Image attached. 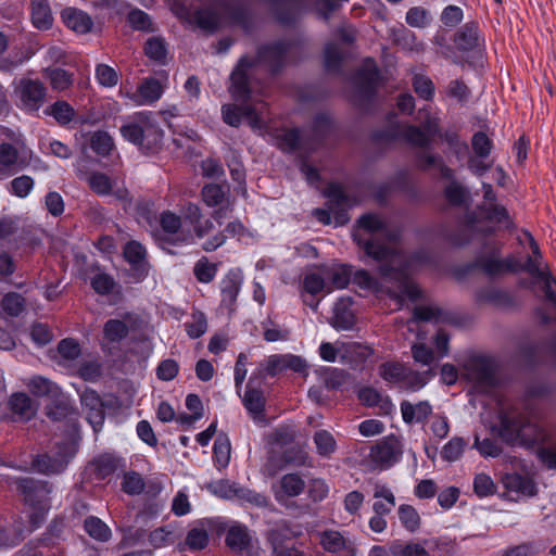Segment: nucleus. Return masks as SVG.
I'll return each instance as SVG.
<instances>
[{"mask_svg":"<svg viewBox=\"0 0 556 556\" xmlns=\"http://www.w3.org/2000/svg\"><path fill=\"white\" fill-rule=\"evenodd\" d=\"M397 233L387 228L383 218L378 214L367 213L362 215L353 231V238L366 254L380 262L379 273L386 282H396V288L387 287L388 294L402 302L404 298L416 301L420 296L417 285L406 274L408 265L404 263L403 256L395 249L381 243V238H388L390 242L397 240Z\"/></svg>","mask_w":556,"mask_h":556,"instance_id":"obj_1","label":"nucleus"},{"mask_svg":"<svg viewBox=\"0 0 556 556\" xmlns=\"http://www.w3.org/2000/svg\"><path fill=\"white\" fill-rule=\"evenodd\" d=\"M253 66L247 58H241L236 68L232 71L230 80L231 86L229 92L233 100L240 104H224L222 106L223 119L232 127H238L241 119L245 118L253 129L262 128V114L265 103H250L251 89L248 80V72Z\"/></svg>","mask_w":556,"mask_h":556,"instance_id":"obj_2","label":"nucleus"},{"mask_svg":"<svg viewBox=\"0 0 556 556\" xmlns=\"http://www.w3.org/2000/svg\"><path fill=\"white\" fill-rule=\"evenodd\" d=\"M193 21L204 31L214 33L224 23L247 26L248 13L239 1L214 0L208 7L195 11Z\"/></svg>","mask_w":556,"mask_h":556,"instance_id":"obj_3","label":"nucleus"},{"mask_svg":"<svg viewBox=\"0 0 556 556\" xmlns=\"http://www.w3.org/2000/svg\"><path fill=\"white\" fill-rule=\"evenodd\" d=\"M123 137L146 153H155L162 147L163 131L148 115L140 114L134 122L121 127Z\"/></svg>","mask_w":556,"mask_h":556,"instance_id":"obj_4","label":"nucleus"},{"mask_svg":"<svg viewBox=\"0 0 556 556\" xmlns=\"http://www.w3.org/2000/svg\"><path fill=\"white\" fill-rule=\"evenodd\" d=\"M75 451L70 442L56 444V450L49 453L38 454L33 458L31 467L35 471L51 476L59 475L65 470Z\"/></svg>","mask_w":556,"mask_h":556,"instance_id":"obj_5","label":"nucleus"},{"mask_svg":"<svg viewBox=\"0 0 556 556\" xmlns=\"http://www.w3.org/2000/svg\"><path fill=\"white\" fill-rule=\"evenodd\" d=\"M160 225L162 231L155 235L160 248L174 253L170 247L181 245L190 240L188 232L181 231V219L178 215L166 211L161 214Z\"/></svg>","mask_w":556,"mask_h":556,"instance_id":"obj_6","label":"nucleus"},{"mask_svg":"<svg viewBox=\"0 0 556 556\" xmlns=\"http://www.w3.org/2000/svg\"><path fill=\"white\" fill-rule=\"evenodd\" d=\"M465 375L480 391H486L496 384L495 367L486 357H472L465 365Z\"/></svg>","mask_w":556,"mask_h":556,"instance_id":"obj_7","label":"nucleus"},{"mask_svg":"<svg viewBox=\"0 0 556 556\" xmlns=\"http://www.w3.org/2000/svg\"><path fill=\"white\" fill-rule=\"evenodd\" d=\"M211 491L226 500L238 498L248 502L257 507H265L268 504L267 497L261 493L240 486L236 482L229 480H219L210 485Z\"/></svg>","mask_w":556,"mask_h":556,"instance_id":"obj_8","label":"nucleus"},{"mask_svg":"<svg viewBox=\"0 0 556 556\" xmlns=\"http://www.w3.org/2000/svg\"><path fill=\"white\" fill-rule=\"evenodd\" d=\"M16 490L23 495L25 503L31 507L50 505L51 488L48 482L24 477L15 480Z\"/></svg>","mask_w":556,"mask_h":556,"instance_id":"obj_9","label":"nucleus"},{"mask_svg":"<svg viewBox=\"0 0 556 556\" xmlns=\"http://www.w3.org/2000/svg\"><path fill=\"white\" fill-rule=\"evenodd\" d=\"M438 132V127L435 124L432 125L431 122H428L426 130H421L419 127L413 125H403L397 126L390 130L389 138L390 139H403L407 143L413 147L419 148L421 150L427 149L433 138Z\"/></svg>","mask_w":556,"mask_h":556,"instance_id":"obj_10","label":"nucleus"},{"mask_svg":"<svg viewBox=\"0 0 556 556\" xmlns=\"http://www.w3.org/2000/svg\"><path fill=\"white\" fill-rule=\"evenodd\" d=\"M378 79L379 73L376 63L370 59L366 60L354 78L357 101H367L375 96Z\"/></svg>","mask_w":556,"mask_h":556,"instance_id":"obj_11","label":"nucleus"},{"mask_svg":"<svg viewBox=\"0 0 556 556\" xmlns=\"http://www.w3.org/2000/svg\"><path fill=\"white\" fill-rule=\"evenodd\" d=\"M323 549L334 556H356L355 543L337 530H324L318 533Z\"/></svg>","mask_w":556,"mask_h":556,"instance_id":"obj_12","label":"nucleus"},{"mask_svg":"<svg viewBox=\"0 0 556 556\" xmlns=\"http://www.w3.org/2000/svg\"><path fill=\"white\" fill-rule=\"evenodd\" d=\"M17 92L22 105L28 111H37L46 102L47 87L39 79H21Z\"/></svg>","mask_w":556,"mask_h":556,"instance_id":"obj_13","label":"nucleus"},{"mask_svg":"<svg viewBox=\"0 0 556 556\" xmlns=\"http://www.w3.org/2000/svg\"><path fill=\"white\" fill-rule=\"evenodd\" d=\"M288 48L289 46L286 42L279 41L261 48L256 59L245 56L250 62H253V66L248 72V80L250 81V76L254 73V68L263 63L274 73L279 71L283 64Z\"/></svg>","mask_w":556,"mask_h":556,"instance_id":"obj_14","label":"nucleus"},{"mask_svg":"<svg viewBox=\"0 0 556 556\" xmlns=\"http://www.w3.org/2000/svg\"><path fill=\"white\" fill-rule=\"evenodd\" d=\"M402 455V445L394 438H387L374 445L370 450V459L380 468H389L395 464Z\"/></svg>","mask_w":556,"mask_h":556,"instance_id":"obj_15","label":"nucleus"},{"mask_svg":"<svg viewBox=\"0 0 556 556\" xmlns=\"http://www.w3.org/2000/svg\"><path fill=\"white\" fill-rule=\"evenodd\" d=\"M477 266L490 277L502 276L506 273H517L522 270L521 264L515 256H507L506 258H498L495 254L493 256H480L477 258Z\"/></svg>","mask_w":556,"mask_h":556,"instance_id":"obj_16","label":"nucleus"},{"mask_svg":"<svg viewBox=\"0 0 556 556\" xmlns=\"http://www.w3.org/2000/svg\"><path fill=\"white\" fill-rule=\"evenodd\" d=\"M329 199L330 208L334 211V220L337 225H344L349 222L346 208L353 206L356 202L350 198L344 188L338 184H330L325 192Z\"/></svg>","mask_w":556,"mask_h":556,"instance_id":"obj_17","label":"nucleus"},{"mask_svg":"<svg viewBox=\"0 0 556 556\" xmlns=\"http://www.w3.org/2000/svg\"><path fill=\"white\" fill-rule=\"evenodd\" d=\"M80 402L84 410L87 415V420L92 426L94 432L101 431L104 419V404L100 395L91 390L86 389L80 395Z\"/></svg>","mask_w":556,"mask_h":556,"instance_id":"obj_18","label":"nucleus"},{"mask_svg":"<svg viewBox=\"0 0 556 556\" xmlns=\"http://www.w3.org/2000/svg\"><path fill=\"white\" fill-rule=\"evenodd\" d=\"M266 539L270 544L274 556H306L303 551L293 545H288L291 540V531L285 526H278L269 530Z\"/></svg>","mask_w":556,"mask_h":556,"instance_id":"obj_19","label":"nucleus"},{"mask_svg":"<svg viewBox=\"0 0 556 556\" xmlns=\"http://www.w3.org/2000/svg\"><path fill=\"white\" fill-rule=\"evenodd\" d=\"M225 543L232 553L238 555L250 553L253 547L250 531L245 526L242 525H235L228 529Z\"/></svg>","mask_w":556,"mask_h":556,"instance_id":"obj_20","label":"nucleus"},{"mask_svg":"<svg viewBox=\"0 0 556 556\" xmlns=\"http://www.w3.org/2000/svg\"><path fill=\"white\" fill-rule=\"evenodd\" d=\"M305 489L304 479L298 473H286L279 480V485L274 489L275 497L279 503H285L290 497L299 496Z\"/></svg>","mask_w":556,"mask_h":556,"instance_id":"obj_21","label":"nucleus"},{"mask_svg":"<svg viewBox=\"0 0 556 556\" xmlns=\"http://www.w3.org/2000/svg\"><path fill=\"white\" fill-rule=\"evenodd\" d=\"M245 235H250L248 229L243 226V224L240 220L236 219L233 222L228 223L223 231H219L218 233L214 235L212 238L206 240L203 243L202 249L206 252H211L222 247L226 242L228 237L238 238V240H240Z\"/></svg>","mask_w":556,"mask_h":556,"instance_id":"obj_22","label":"nucleus"},{"mask_svg":"<svg viewBox=\"0 0 556 556\" xmlns=\"http://www.w3.org/2000/svg\"><path fill=\"white\" fill-rule=\"evenodd\" d=\"M276 18L282 24L294 22L303 0H268Z\"/></svg>","mask_w":556,"mask_h":556,"instance_id":"obj_23","label":"nucleus"},{"mask_svg":"<svg viewBox=\"0 0 556 556\" xmlns=\"http://www.w3.org/2000/svg\"><path fill=\"white\" fill-rule=\"evenodd\" d=\"M278 146L281 150L292 152V151H311L313 150V144H309L305 132L302 134L298 129H289L285 130L278 138Z\"/></svg>","mask_w":556,"mask_h":556,"instance_id":"obj_24","label":"nucleus"},{"mask_svg":"<svg viewBox=\"0 0 556 556\" xmlns=\"http://www.w3.org/2000/svg\"><path fill=\"white\" fill-rule=\"evenodd\" d=\"M62 18L65 25L78 34H86L91 30L93 22L91 17L77 9L66 8L62 11Z\"/></svg>","mask_w":556,"mask_h":556,"instance_id":"obj_25","label":"nucleus"},{"mask_svg":"<svg viewBox=\"0 0 556 556\" xmlns=\"http://www.w3.org/2000/svg\"><path fill=\"white\" fill-rule=\"evenodd\" d=\"M372 354L374 350L368 345L357 342H343L340 344V357L346 364L363 363Z\"/></svg>","mask_w":556,"mask_h":556,"instance_id":"obj_26","label":"nucleus"},{"mask_svg":"<svg viewBox=\"0 0 556 556\" xmlns=\"http://www.w3.org/2000/svg\"><path fill=\"white\" fill-rule=\"evenodd\" d=\"M401 414L405 424L424 422L432 414V407L427 401L417 404L403 401L401 403Z\"/></svg>","mask_w":556,"mask_h":556,"instance_id":"obj_27","label":"nucleus"},{"mask_svg":"<svg viewBox=\"0 0 556 556\" xmlns=\"http://www.w3.org/2000/svg\"><path fill=\"white\" fill-rule=\"evenodd\" d=\"M331 129L332 121L330 116L324 113L316 115L311 129L305 131L309 144H313V150L331 132Z\"/></svg>","mask_w":556,"mask_h":556,"instance_id":"obj_28","label":"nucleus"},{"mask_svg":"<svg viewBox=\"0 0 556 556\" xmlns=\"http://www.w3.org/2000/svg\"><path fill=\"white\" fill-rule=\"evenodd\" d=\"M351 304L349 299H341L336 303L331 318V325L336 329L348 330L354 326L355 317Z\"/></svg>","mask_w":556,"mask_h":556,"instance_id":"obj_29","label":"nucleus"},{"mask_svg":"<svg viewBox=\"0 0 556 556\" xmlns=\"http://www.w3.org/2000/svg\"><path fill=\"white\" fill-rule=\"evenodd\" d=\"M27 388L33 395L48 400L58 397L62 391L55 382L42 376L30 378Z\"/></svg>","mask_w":556,"mask_h":556,"instance_id":"obj_30","label":"nucleus"},{"mask_svg":"<svg viewBox=\"0 0 556 556\" xmlns=\"http://www.w3.org/2000/svg\"><path fill=\"white\" fill-rule=\"evenodd\" d=\"M416 162L419 168L428 170L437 168L440 170L441 176L445 179L454 178V170L447 167L442 157L437 154H432L427 150H421L416 154Z\"/></svg>","mask_w":556,"mask_h":556,"instance_id":"obj_31","label":"nucleus"},{"mask_svg":"<svg viewBox=\"0 0 556 556\" xmlns=\"http://www.w3.org/2000/svg\"><path fill=\"white\" fill-rule=\"evenodd\" d=\"M454 42L460 51H472L480 47L478 27L475 23L465 24L454 37Z\"/></svg>","mask_w":556,"mask_h":556,"instance_id":"obj_32","label":"nucleus"},{"mask_svg":"<svg viewBox=\"0 0 556 556\" xmlns=\"http://www.w3.org/2000/svg\"><path fill=\"white\" fill-rule=\"evenodd\" d=\"M9 408L23 420H29L37 412L31 399L23 392L10 396Z\"/></svg>","mask_w":556,"mask_h":556,"instance_id":"obj_33","label":"nucleus"},{"mask_svg":"<svg viewBox=\"0 0 556 556\" xmlns=\"http://www.w3.org/2000/svg\"><path fill=\"white\" fill-rule=\"evenodd\" d=\"M49 401L50 403L46 406V415L50 419L54 421H61L74 414V409L68 399L63 394L62 391L58 397L51 399Z\"/></svg>","mask_w":556,"mask_h":556,"instance_id":"obj_34","label":"nucleus"},{"mask_svg":"<svg viewBox=\"0 0 556 556\" xmlns=\"http://www.w3.org/2000/svg\"><path fill=\"white\" fill-rule=\"evenodd\" d=\"M252 383L253 379L251 378L247 386L243 403L245 408L256 418L264 412L265 399L263 392L252 387Z\"/></svg>","mask_w":556,"mask_h":556,"instance_id":"obj_35","label":"nucleus"},{"mask_svg":"<svg viewBox=\"0 0 556 556\" xmlns=\"http://www.w3.org/2000/svg\"><path fill=\"white\" fill-rule=\"evenodd\" d=\"M228 193V186L218 184L205 185L201 191L203 202L210 207L223 204L226 201Z\"/></svg>","mask_w":556,"mask_h":556,"instance_id":"obj_36","label":"nucleus"},{"mask_svg":"<svg viewBox=\"0 0 556 556\" xmlns=\"http://www.w3.org/2000/svg\"><path fill=\"white\" fill-rule=\"evenodd\" d=\"M18 149L11 143L0 144V178L12 175L18 160Z\"/></svg>","mask_w":556,"mask_h":556,"instance_id":"obj_37","label":"nucleus"},{"mask_svg":"<svg viewBox=\"0 0 556 556\" xmlns=\"http://www.w3.org/2000/svg\"><path fill=\"white\" fill-rule=\"evenodd\" d=\"M31 20L40 29H48L52 25L53 17L47 0H33Z\"/></svg>","mask_w":556,"mask_h":556,"instance_id":"obj_38","label":"nucleus"},{"mask_svg":"<svg viewBox=\"0 0 556 556\" xmlns=\"http://www.w3.org/2000/svg\"><path fill=\"white\" fill-rule=\"evenodd\" d=\"M416 321L451 323V317L438 306H416L414 308V316L412 320H409V324Z\"/></svg>","mask_w":556,"mask_h":556,"instance_id":"obj_39","label":"nucleus"},{"mask_svg":"<svg viewBox=\"0 0 556 556\" xmlns=\"http://www.w3.org/2000/svg\"><path fill=\"white\" fill-rule=\"evenodd\" d=\"M46 77L49 79L50 86L52 89L58 91H64L68 89L73 85V74L68 73L67 71L60 68V67H53V68H46L43 71Z\"/></svg>","mask_w":556,"mask_h":556,"instance_id":"obj_40","label":"nucleus"},{"mask_svg":"<svg viewBox=\"0 0 556 556\" xmlns=\"http://www.w3.org/2000/svg\"><path fill=\"white\" fill-rule=\"evenodd\" d=\"M408 374V367L399 362H386L379 366L380 377L391 383H400Z\"/></svg>","mask_w":556,"mask_h":556,"instance_id":"obj_41","label":"nucleus"},{"mask_svg":"<svg viewBox=\"0 0 556 556\" xmlns=\"http://www.w3.org/2000/svg\"><path fill=\"white\" fill-rule=\"evenodd\" d=\"M51 115L60 125H67L75 116L74 108L66 101H56L45 111Z\"/></svg>","mask_w":556,"mask_h":556,"instance_id":"obj_42","label":"nucleus"},{"mask_svg":"<svg viewBox=\"0 0 556 556\" xmlns=\"http://www.w3.org/2000/svg\"><path fill=\"white\" fill-rule=\"evenodd\" d=\"M444 195L451 205L462 206L468 204V190L459 182L455 181L454 178H452L451 182L445 187Z\"/></svg>","mask_w":556,"mask_h":556,"instance_id":"obj_43","label":"nucleus"},{"mask_svg":"<svg viewBox=\"0 0 556 556\" xmlns=\"http://www.w3.org/2000/svg\"><path fill=\"white\" fill-rule=\"evenodd\" d=\"M163 92L162 86L155 78L146 79L138 87V94L140 97L139 103H152L160 99Z\"/></svg>","mask_w":556,"mask_h":556,"instance_id":"obj_44","label":"nucleus"},{"mask_svg":"<svg viewBox=\"0 0 556 556\" xmlns=\"http://www.w3.org/2000/svg\"><path fill=\"white\" fill-rule=\"evenodd\" d=\"M521 425L518 420L504 415L501 417L500 437L507 443L514 444L518 441Z\"/></svg>","mask_w":556,"mask_h":556,"instance_id":"obj_45","label":"nucleus"},{"mask_svg":"<svg viewBox=\"0 0 556 556\" xmlns=\"http://www.w3.org/2000/svg\"><path fill=\"white\" fill-rule=\"evenodd\" d=\"M313 441L316 445L317 453L323 457H330L337 448L333 435L327 430L316 431Z\"/></svg>","mask_w":556,"mask_h":556,"instance_id":"obj_46","label":"nucleus"},{"mask_svg":"<svg viewBox=\"0 0 556 556\" xmlns=\"http://www.w3.org/2000/svg\"><path fill=\"white\" fill-rule=\"evenodd\" d=\"M85 530L93 539L105 542L111 538V530L109 527L97 517H88L85 520Z\"/></svg>","mask_w":556,"mask_h":556,"instance_id":"obj_47","label":"nucleus"},{"mask_svg":"<svg viewBox=\"0 0 556 556\" xmlns=\"http://www.w3.org/2000/svg\"><path fill=\"white\" fill-rule=\"evenodd\" d=\"M148 58L160 63H165L167 56L166 42L161 37L149 38L144 46Z\"/></svg>","mask_w":556,"mask_h":556,"instance_id":"obj_48","label":"nucleus"},{"mask_svg":"<svg viewBox=\"0 0 556 556\" xmlns=\"http://www.w3.org/2000/svg\"><path fill=\"white\" fill-rule=\"evenodd\" d=\"M351 267L346 265H339L329 268L326 271V278L331 282L333 288L343 289L351 280Z\"/></svg>","mask_w":556,"mask_h":556,"instance_id":"obj_49","label":"nucleus"},{"mask_svg":"<svg viewBox=\"0 0 556 556\" xmlns=\"http://www.w3.org/2000/svg\"><path fill=\"white\" fill-rule=\"evenodd\" d=\"M123 255L131 266L137 267L146 260L147 251L140 242L131 240L125 244Z\"/></svg>","mask_w":556,"mask_h":556,"instance_id":"obj_50","label":"nucleus"},{"mask_svg":"<svg viewBox=\"0 0 556 556\" xmlns=\"http://www.w3.org/2000/svg\"><path fill=\"white\" fill-rule=\"evenodd\" d=\"M127 325L119 319H110L104 324L103 333L108 341L119 342L128 336Z\"/></svg>","mask_w":556,"mask_h":556,"instance_id":"obj_51","label":"nucleus"},{"mask_svg":"<svg viewBox=\"0 0 556 556\" xmlns=\"http://www.w3.org/2000/svg\"><path fill=\"white\" fill-rule=\"evenodd\" d=\"M480 216L491 222L505 223L507 227L513 225L507 210L502 205L484 204L480 207Z\"/></svg>","mask_w":556,"mask_h":556,"instance_id":"obj_52","label":"nucleus"},{"mask_svg":"<svg viewBox=\"0 0 556 556\" xmlns=\"http://www.w3.org/2000/svg\"><path fill=\"white\" fill-rule=\"evenodd\" d=\"M230 442L225 434H219L214 442V457L219 468H225L230 460Z\"/></svg>","mask_w":556,"mask_h":556,"instance_id":"obj_53","label":"nucleus"},{"mask_svg":"<svg viewBox=\"0 0 556 556\" xmlns=\"http://www.w3.org/2000/svg\"><path fill=\"white\" fill-rule=\"evenodd\" d=\"M390 554L392 556H429L428 551L421 544L413 542L406 544L391 543Z\"/></svg>","mask_w":556,"mask_h":556,"instance_id":"obj_54","label":"nucleus"},{"mask_svg":"<svg viewBox=\"0 0 556 556\" xmlns=\"http://www.w3.org/2000/svg\"><path fill=\"white\" fill-rule=\"evenodd\" d=\"M87 182L90 189L99 195H106L112 191L111 179L103 173H90L87 177Z\"/></svg>","mask_w":556,"mask_h":556,"instance_id":"obj_55","label":"nucleus"},{"mask_svg":"<svg viewBox=\"0 0 556 556\" xmlns=\"http://www.w3.org/2000/svg\"><path fill=\"white\" fill-rule=\"evenodd\" d=\"M507 485L511 490L528 496H534L536 494L535 483L530 478L520 475H513L507 477Z\"/></svg>","mask_w":556,"mask_h":556,"instance_id":"obj_56","label":"nucleus"},{"mask_svg":"<svg viewBox=\"0 0 556 556\" xmlns=\"http://www.w3.org/2000/svg\"><path fill=\"white\" fill-rule=\"evenodd\" d=\"M208 544V533L203 528H192L187 533L185 545L191 551H201Z\"/></svg>","mask_w":556,"mask_h":556,"instance_id":"obj_57","label":"nucleus"},{"mask_svg":"<svg viewBox=\"0 0 556 556\" xmlns=\"http://www.w3.org/2000/svg\"><path fill=\"white\" fill-rule=\"evenodd\" d=\"M522 270L527 271L532 277L544 281V285L548 282V285L551 286H556V277H554L549 273L547 265H545L544 268L539 267V265L534 263L532 257L527 258L526 263L523 264Z\"/></svg>","mask_w":556,"mask_h":556,"instance_id":"obj_58","label":"nucleus"},{"mask_svg":"<svg viewBox=\"0 0 556 556\" xmlns=\"http://www.w3.org/2000/svg\"><path fill=\"white\" fill-rule=\"evenodd\" d=\"M399 517L403 526L410 532L419 529L420 517L417 510L410 505H402L399 508Z\"/></svg>","mask_w":556,"mask_h":556,"instance_id":"obj_59","label":"nucleus"},{"mask_svg":"<svg viewBox=\"0 0 556 556\" xmlns=\"http://www.w3.org/2000/svg\"><path fill=\"white\" fill-rule=\"evenodd\" d=\"M1 306L5 313L11 316H18L25 307V300L18 293H8L1 302Z\"/></svg>","mask_w":556,"mask_h":556,"instance_id":"obj_60","label":"nucleus"},{"mask_svg":"<svg viewBox=\"0 0 556 556\" xmlns=\"http://www.w3.org/2000/svg\"><path fill=\"white\" fill-rule=\"evenodd\" d=\"M90 147L96 153L105 156L112 150L113 140L105 131H97L91 136Z\"/></svg>","mask_w":556,"mask_h":556,"instance_id":"obj_61","label":"nucleus"},{"mask_svg":"<svg viewBox=\"0 0 556 556\" xmlns=\"http://www.w3.org/2000/svg\"><path fill=\"white\" fill-rule=\"evenodd\" d=\"M466 446L463 438L455 437L451 439L442 448L441 455L447 462H454L460 457Z\"/></svg>","mask_w":556,"mask_h":556,"instance_id":"obj_62","label":"nucleus"},{"mask_svg":"<svg viewBox=\"0 0 556 556\" xmlns=\"http://www.w3.org/2000/svg\"><path fill=\"white\" fill-rule=\"evenodd\" d=\"M127 20L131 27L136 30H142V31H153L154 28L152 26V22L150 16L139 10L135 9L128 13Z\"/></svg>","mask_w":556,"mask_h":556,"instance_id":"obj_63","label":"nucleus"},{"mask_svg":"<svg viewBox=\"0 0 556 556\" xmlns=\"http://www.w3.org/2000/svg\"><path fill=\"white\" fill-rule=\"evenodd\" d=\"M471 147L478 157L484 159L490 155L493 143L484 132L478 131L472 136Z\"/></svg>","mask_w":556,"mask_h":556,"instance_id":"obj_64","label":"nucleus"}]
</instances>
